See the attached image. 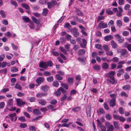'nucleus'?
Masks as SVG:
<instances>
[{
    "instance_id": "nucleus-35",
    "label": "nucleus",
    "mask_w": 131,
    "mask_h": 131,
    "mask_svg": "<svg viewBox=\"0 0 131 131\" xmlns=\"http://www.w3.org/2000/svg\"><path fill=\"white\" fill-rule=\"evenodd\" d=\"M54 94L56 96H59L61 94V92L60 90H59V89L57 90V91L54 93Z\"/></svg>"
},
{
    "instance_id": "nucleus-27",
    "label": "nucleus",
    "mask_w": 131,
    "mask_h": 131,
    "mask_svg": "<svg viewBox=\"0 0 131 131\" xmlns=\"http://www.w3.org/2000/svg\"><path fill=\"white\" fill-rule=\"evenodd\" d=\"M131 87L129 85H126L122 87V89L124 90H128L130 89Z\"/></svg>"
},
{
    "instance_id": "nucleus-30",
    "label": "nucleus",
    "mask_w": 131,
    "mask_h": 131,
    "mask_svg": "<svg viewBox=\"0 0 131 131\" xmlns=\"http://www.w3.org/2000/svg\"><path fill=\"white\" fill-rule=\"evenodd\" d=\"M59 49L60 50L63 52L64 54H67L66 50L64 49L63 47H60Z\"/></svg>"
},
{
    "instance_id": "nucleus-3",
    "label": "nucleus",
    "mask_w": 131,
    "mask_h": 131,
    "mask_svg": "<svg viewBox=\"0 0 131 131\" xmlns=\"http://www.w3.org/2000/svg\"><path fill=\"white\" fill-rule=\"evenodd\" d=\"M105 125L107 127V131H113L114 128L113 125H110L109 122H107L105 124Z\"/></svg>"
},
{
    "instance_id": "nucleus-10",
    "label": "nucleus",
    "mask_w": 131,
    "mask_h": 131,
    "mask_svg": "<svg viewBox=\"0 0 131 131\" xmlns=\"http://www.w3.org/2000/svg\"><path fill=\"white\" fill-rule=\"evenodd\" d=\"M116 100L114 98L112 99L110 103V105L111 107H114L115 105L116 104Z\"/></svg>"
},
{
    "instance_id": "nucleus-52",
    "label": "nucleus",
    "mask_w": 131,
    "mask_h": 131,
    "mask_svg": "<svg viewBox=\"0 0 131 131\" xmlns=\"http://www.w3.org/2000/svg\"><path fill=\"white\" fill-rule=\"evenodd\" d=\"M71 26L70 24L68 23H65L64 25V27L66 28H70L71 27Z\"/></svg>"
},
{
    "instance_id": "nucleus-64",
    "label": "nucleus",
    "mask_w": 131,
    "mask_h": 131,
    "mask_svg": "<svg viewBox=\"0 0 131 131\" xmlns=\"http://www.w3.org/2000/svg\"><path fill=\"white\" fill-rule=\"evenodd\" d=\"M119 111L120 113L121 114H123L124 113V111L123 108L122 107H120L119 108Z\"/></svg>"
},
{
    "instance_id": "nucleus-1",
    "label": "nucleus",
    "mask_w": 131,
    "mask_h": 131,
    "mask_svg": "<svg viewBox=\"0 0 131 131\" xmlns=\"http://www.w3.org/2000/svg\"><path fill=\"white\" fill-rule=\"evenodd\" d=\"M115 74V71H111L106 74V76L108 78L107 80V83L112 84H115L117 83V81L115 79L114 77Z\"/></svg>"
},
{
    "instance_id": "nucleus-51",
    "label": "nucleus",
    "mask_w": 131,
    "mask_h": 131,
    "mask_svg": "<svg viewBox=\"0 0 131 131\" xmlns=\"http://www.w3.org/2000/svg\"><path fill=\"white\" fill-rule=\"evenodd\" d=\"M57 101L55 99H53L51 100L50 103L52 105H55L57 103Z\"/></svg>"
},
{
    "instance_id": "nucleus-59",
    "label": "nucleus",
    "mask_w": 131,
    "mask_h": 131,
    "mask_svg": "<svg viewBox=\"0 0 131 131\" xmlns=\"http://www.w3.org/2000/svg\"><path fill=\"white\" fill-rule=\"evenodd\" d=\"M106 54L107 56H112L113 55V53L112 51H106Z\"/></svg>"
},
{
    "instance_id": "nucleus-58",
    "label": "nucleus",
    "mask_w": 131,
    "mask_h": 131,
    "mask_svg": "<svg viewBox=\"0 0 131 131\" xmlns=\"http://www.w3.org/2000/svg\"><path fill=\"white\" fill-rule=\"evenodd\" d=\"M27 126V125L25 123H21L20 125V127L22 128H25Z\"/></svg>"
},
{
    "instance_id": "nucleus-60",
    "label": "nucleus",
    "mask_w": 131,
    "mask_h": 131,
    "mask_svg": "<svg viewBox=\"0 0 131 131\" xmlns=\"http://www.w3.org/2000/svg\"><path fill=\"white\" fill-rule=\"evenodd\" d=\"M5 105V104L4 102H2L0 103V109L4 107Z\"/></svg>"
},
{
    "instance_id": "nucleus-16",
    "label": "nucleus",
    "mask_w": 131,
    "mask_h": 131,
    "mask_svg": "<svg viewBox=\"0 0 131 131\" xmlns=\"http://www.w3.org/2000/svg\"><path fill=\"white\" fill-rule=\"evenodd\" d=\"M73 18L77 21L79 22L80 23H84V22L83 19L80 18H78L77 17L73 16Z\"/></svg>"
},
{
    "instance_id": "nucleus-53",
    "label": "nucleus",
    "mask_w": 131,
    "mask_h": 131,
    "mask_svg": "<svg viewBox=\"0 0 131 131\" xmlns=\"http://www.w3.org/2000/svg\"><path fill=\"white\" fill-rule=\"evenodd\" d=\"M95 47L97 49H99L100 50L102 49V46L99 44H97L95 45Z\"/></svg>"
},
{
    "instance_id": "nucleus-22",
    "label": "nucleus",
    "mask_w": 131,
    "mask_h": 131,
    "mask_svg": "<svg viewBox=\"0 0 131 131\" xmlns=\"http://www.w3.org/2000/svg\"><path fill=\"white\" fill-rule=\"evenodd\" d=\"M111 44L112 48H115L117 47V45L116 43L113 40H112L111 41Z\"/></svg>"
},
{
    "instance_id": "nucleus-44",
    "label": "nucleus",
    "mask_w": 131,
    "mask_h": 131,
    "mask_svg": "<svg viewBox=\"0 0 131 131\" xmlns=\"http://www.w3.org/2000/svg\"><path fill=\"white\" fill-rule=\"evenodd\" d=\"M67 97L66 94H64V95L62 96L60 99L61 101L62 102L65 101Z\"/></svg>"
},
{
    "instance_id": "nucleus-26",
    "label": "nucleus",
    "mask_w": 131,
    "mask_h": 131,
    "mask_svg": "<svg viewBox=\"0 0 131 131\" xmlns=\"http://www.w3.org/2000/svg\"><path fill=\"white\" fill-rule=\"evenodd\" d=\"M55 77L58 80H62L63 79V77L58 74H56L55 75Z\"/></svg>"
},
{
    "instance_id": "nucleus-5",
    "label": "nucleus",
    "mask_w": 131,
    "mask_h": 131,
    "mask_svg": "<svg viewBox=\"0 0 131 131\" xmlns=\"http://www.w3.org/2000/svg\"><path fill=\"white\" fill-rule=\"evenodd\" d=\"M17 105L19 106H21L25 104V102L23 101L22 100L20 99H17L16 100Z\"/></svg>"
},
{
    "instance_id": "nucleus-23",
    "label": "nucleus",
    "mask_w": 131,
    "mask_h": 131,
    "mask_svg": "<svg viewBox=\"0 0 131 131\" xmlns=\"http://www.w3.org/2000/svg\"><path fill=\"white\" fill-rule=\"evenodd\" d=\"M85 52V51L84 49H82L78 51V54L79 55H81L84 54Z\"/></svg>"
},
{
    "instance_id": "nucleus-15",
    "label": "nucleus",
    "mask_w": 131,
    "mask_h": 131,
    "mask_svg": "<svg viewBox=\"0 0 131 131\" xmlns=\"http://www.w3.org/2000/svg\"><path fill=\"white\" fill-rule=\"evenodd\" d=\"M82 41L83 43L81 44L80 46L82 48H85L87 44L86 41L84 39H82Z\"/></svg>"
},
{
    "instance_id": "nucleus-48",
    "label": "nucleus",
    "mask_w": 131,
    "mask_h": 131,
    "mask_svg": "<svg viewBox=\"0 0 131 131\" xmlns=\"http://www.w3.org/2000/svg\"><path fill=\"white\" fill-rule=\"evenodd\" d=\"M29 27L30 29H33L35 28L34 23L32 22L30 23Z\"/></svg>"
},
{
    "instance_id": "nucleus-61",
    "label": "nucleus",
    "mask_w": 131,
    "mask_h": 131,
    "mask_svg": "<svg viewBox=\"0 0 131 131\" xmlns=\"http://www.w3.org/2000/svg\"><path fill=\"white\" fill-rule=\"evenodd\" d=\"M101 130V131H107L106 127L104 126H102L100 127Z\"/></svg>"
},
{
    "instance_id": "nucleus-4",
    "label": "nucleus",
    "mask_w": 131,
    "mask_h": 131,
    "mask_svg": "<svg viewBox=\"0 0 131 131\" xmlns=\"http://www.w3.org/2000/svg\"><path fill=\"white\" fill-rule=\"evenodd\" d=\"M115 37L119 43H122L124 41V39H122L121 36L118 34L115 35Z\"/></svg>"
},
{
    "instance_id": "nucleus-50",
    "label": "nucleus",
    "mask_w": 131,
    "mask_h": 131,
    "mask_svg": "<svg viewBox=\"0 0 131 131\" xmlns=\"http://www.w3.org/2000/svg\"><path fill=\"white\" fill-rule=\"evenodd\" d=\"M121 95L122 96H124L125 97H127L128 96V95L125 92H122L121 93Z\"/></svg>"
},
{
    "instance_id": "nucleus-7",
    "label": "nucleus",
    "mask_w": 131,
    "mask_h": 131,
    "mask_svg": "<svg viewBox=\"0 0 131 131\" xmlns=\"http://www.w3.org/2000/svg\"><path fill=\"white\" fill-rule=\"evenodd\" d=\"M98 26L100 28H104L107 27V24L104 23L103 22L101 21L99 23Z\"/></svg>"
},
{
    "instance_id": "nucleus-63",
    "label": "nucleus",
    "mask_w": 131,
    "mask_h": 131,
    "mask_svg": "<svg viewBox=\"0 0 131 131\" xmlns=\"http://www.w3.org/2000/svg\"><path fill=\"white\" fill-rule=\"evenodd\" d=\"M48 10L47 9H43V12L42 13L43 15L44 16L46 15L48 13Z\"/></svg>"
},
{
    "instance_id": "nucleus-6",
    "label": "nucleus",
    "mask_w": 131,
    "mask_h": 131,
    "mask_svg": "<svg viewBox=\"0 0 131 131\" xmlns=\"http://www.w3.org/2000/svg\"><path fill=\"white\" fill-rule=\"evenodd\" d=\"M46 62H43V61H41L39 64V67L40 68L46 69L47 68Z\"/></svg>"
},
{
    "instance_id": "nucleus-37",
    "label": "nucleus",
    "mask_w": 131,
    "mask_h": 131,
    "mask_svg": "<svg viewBox=\"0 0 131 131\" xmlns=\"http://www.w3.org/2000/svg\"><path fill=\"white\" fill-rule=\"evenodd\" d=\"M59 90H60L61 92L62 93L66 94H67L66 91L63 88L61 87L59 89Z\"/></svg>"
},
{
    "instance_id": "nucleus-11",
    "label": "nucleus",
    "mask_w": 131,
    "mask_h": 131,
    "mask_svg": "<svg viewBox=\"0 0 131 131\" xmlns=\"http://www.w3.org/2000/svg\"><path fill=\"white\" fill-rule=\"evenodd\" d=\"M113 38V36L111 35H109L105 36L104 38V40L105 41H107L112 40Z\"/></svg>"
},
{
    "instance_id": "nucleus-2",
    "label": "nucleus",
    "mask_w": 131,
    "mask_h": 131,
    "mask_svg": "<svg viewBox=\"0 0 131 131\" xmlns=\"http://www.w3.org/2000/svg\"><path fill=\"white\" fill-rule=\"evenodd\" d=\"M57 4V1L55 0L51 1L50 2L47 3L48 8H50L51 7H54Z\"/></svg>"
},
{
    "instance_id": "nucleus-13",
    "label": "nucleus",
    "mask_w": 131,
    "mask_h": 131,
    "mask_svg": "<svg viewBox=\"0 0 131 131\" xmlns=\"http://www.w3.org/2000/svg\"><path fill=\"white\" fill-rule=\"evenodd\" d=\"M44 79L40 77L38 78L36 80V82L38 84H40L41 82H43Z\"/></svg>"
},
{
    "instance_id": "nucleus-8",
    "label": "nucleus",
    "mask_w": 131,
    "mask_h": 131,
    "mask_svg": "<svg viewBox=\"0 0 131 131\" xmlns=\"http://www.w3.org/2000/svg\"><path fill=\"white\" fill-rule=\"evenodd\" d=\"M41 89L42 91L46 92L49 89V87L47 85H45L42 86Z\"/></svg>"
},
{
    "instance_id": "nucleus-18",
    "label": "nucleus",
    "mask_w": 131,
    "mask_h": 131,
    "mask_svg": "<svg viewBox=\"0 0 131 131\" xmlns=\"http://www.w3.org/2000/svg\"><path fill=\"white\" fill-rule=\"evenodd\" d=\"M13 99H9L8 100L7 102V105L8 106H10L11 107L13 106Z\"/></svg>"
},
{
    "instance_id": "nucleus-42",
    "label": "nucleus",
    "mask_w": 131,
    "mask_h": 131,
    "mask_svg": "<svg viewBox=\"0 0 131 131\" xmlns=\"http://www.w3.org/2000/svg\"><path fill=\"white\" fill-rule=\"evenodd\" d=\"M107 120H109L112 119V117L108 113H106L105 116Z\"/></svg>"
},
{
    "instance_id": "nucleus-41",
    "label": "nucleus",
    "mask_w": 131,
    "mask_h": 131,
    "mask_svg": "<svg viewBox=\"0 0 131 131\" xmlns=\"http://www.w3.org/2000/svg\"><path fill=\"white\" fill-rule=\"evenodd\" d=\"M61 85L66 89H68V86L67 84L62 83H61Z\"/></svg>"
},
{
    "instance_id": "nucleus-21",
    "label": "nucleus",
    "mask_w": 131,
    "mask_h": 131,
    "mask_svg": "<svg viewBox=\"0 0 131 131\" xmlns=\"http://www.w3.org/2000/svg\"><path fill=\"white\" fill-rule=\"evenodd\" d=\"M124 46L125 47H126L127 48L129 51H131V44H129L126 42L124 44Z\"/></svg>"
},
{
    "instance_id": "nucleus-39",
    "label": "nucleus",
    "mask_w": 131,
    "mask_h": 131,
    "mask_svg": "<svg viewBox=\"0 0 131 131\" xmlns=\"http://www.w3.org/2000/svg\"><path fill=\"white\" fill-rule=\"evenodd\" d=\"M80 110V108L79 107H76L74 108H73L72 109V111L73 112H79Z\"/></svg>"
},
{
    "instance_id": "nucleus-17",
    "label": "nucleus",
    "mask_w": 131,
    "mask_h": 131,
    "mask_svg": "<svg viewBox=\"0 0 131 131\" xmlns=\"http://www.w3.org/2000/svg\"><path fill=\"white\" fill-rule=\"evenodd\" d=\"M118 73L117 74V76L118 77L120 76L122 74L124 73V70L123 69H119L118 71Z\"/></svg>"
},
{
    "instance_id": "nucleus-32",
    "label": "nucleus",
    "mask_w": 131,
    "mask_h": 131,
    "mask_svg": "<svg viewBox=\"0 0 131 131\" xmlns=\"http://www.w3.org/2000/svg\"><path fill=\"white\" fill-rule=\"evenodd\" d=\"M127 52V50L126 49H123L121 50L120 51L121 54L122 56L125 55Z\"/></svg>"
},
{
    "instance_id": "nucleus-54",
    "label": "nucleus",
    "mask_w": 131,
    "mask_h": 131,
    "mask_svg": "<svg viewBox=\"0 0 131 131\" xmlns=\"http://www.w3.org/2000/svg\"><path fill=\"white\" fill-rule=\"evenodd\" d=\"M44 74L45 76H48L51 75V73L48 71H46L44 72Z\"/></svg>"
},
{
    "instance_id": "nucleus-45",
    "label": "nucleus",
    "mask_w": 131,
    "mask_h": 131,
    "mask_svg": "<svg viewBox=\"0 0 131 131\" xmlns=\"http://www.w3.org/2000/svg\"><path fill=\"white\" fill-rule=\"evenodd\" d=\"M15 88L18 89L20 90H21L22 89V87L21 86V85L18 84H16L15 86Z\"/></svg>"
},
{
    "instance_id": "nucleus-40",
    "label": "nucleus",
    "mask_w": 131,
    "mask_h": 131,
    "mask_svg": "<svg viewBox=\"0 0 131 131\" xmlns=\"http://www.w3.org/2000/svg\"><path fill=\"white\" fill-rule=\"evenodd\" d=\"M78 31V29L77 28L75 27L73 28H71V32L72 34H73L76 32Z\"/></svg>"
},
{
    "instance_id": "nucleus-57",
    "label": "nucleus",
    "mask_w": 131,
    "mask_h": 131,
    "mask_svg": "<svg viewBox=\"0 0 131 131\" xmlns=\"http://www.w3.org/2000/svg\"><path fill=\"white\" fill-rule=\"evenodd\" d=\"M112 61L114 62H117L119 61L118 58L116 57H114L113 58Z\"/></svg>"
},
{
    "instance_id": "nucleus-31",
    "label": "nucleus",
    "mask_w": 131,
    "mask_h": 131,
    "mask_svg": "<svg viewBox=\"0 0 131 131\" xmlns=\"http://www.w3.org/2000/svg\"><path fill=\"white\" fill-rule=\"evenodd\" d=\"M74 80V79L72 77L69 78L68 79L67 82L69 83H72Z\"/></svg>"
},
{
    "instance_id": "nucleus-25",
    "label": "nucleus",
    "mask_w": 131,
    "mask_h": 131,
    "mask_svg": "<svg viewBox=\"0 0 131 131\" xmlns=\"http://www.w3.org/2000/svg\"><path fill=\"white\" fill-rule=\"evenodd\" d=\"M0 14L1 15L2 17L3 18H5L6 16L4 11L2 10L0 11Z\"/></svg>"
},
{
    "instance_id": "nucleus-14",
    "label": "nucleus",
    "mask_w": 131,
    "mask_h": 131,
    "mask_svg": "<svg viewBox=\"0 0 131 131\" xmlns=\"http://www.w3.org/2000/svg\"><path fill=\"white\" fill-rule=\"evenodd\" d=\"M33 114L36 115H40L41 114V112L40 111L37 109H35L33 110Z\"/></svg>"
},
{
    "instance_id": "nucleus-38",
    "label": "nucleus",
    "mask_w": 131,
    "mask_h": 131,
    "mask_svg": "<svg viewBox=\"0 0 131 131\" xmlns=\"http://www.w3.org/2000/svg\"><path fill=\"white\" fill-rule=\"evenodd\" d=\"M47 66H48L51 67L52 66V62L51 61H49L46 62Z\"/></svg>"
},
{
    "instance_id": "nucleus-28",
    "label": "nucleus",
    "mask_w": 131,
    "mask_h": 131,
    "mask_svg": "<svg viewBox=\"0 0 131 131\" xmlns=\"http://www.w3.org/2000/svg\"><path fill=\"white\" fill-rule=\"evenodd\" d=\"M103 48L106 52L109 51L108 46L106 44H105L103 46Z\"/></svg>"
},
{
    "instance_id": "nucleus-24",
    "label": "nucleus",
    "mask_w": 131,
    "mask_h": 131,
    "mask_svg": "<svg viewBox=\"0 0 131 131\" xmlns=\"http://www.w3.org/2000/svg\"><path fill=\"white\" fill-rule=\"evenodd\" d=\"M23 20H24L25 22L27 23H28L30 21V20L29 18L27 17L24 16L23 17Z\"/></svg>"
},
{
    "instance_id": "nucleus-36",
    "label": "nucleus",
    "mask_w": 131,
    "mask_h": 131,
    "mask_svg": "<svg viewBox=\"0 0 131 131\" xmlns=\"http://www.w3.org/2000/svg\"><path fill=\"white\" fill-rule=\"evenodd\" d=\"M39 103L42 105H45L46 103V102L42 100H40L39 102Z\"/></svg>"
},
{
    "instance_id": "nucleus-29",
    "label": "nucleus",
    "mask_w": 131,
    "mask_h": 131,
    "mask_svg": "<svg viewBox=\"0 0 131 131\" xmlns=\"http://www.w3.org/2000/svg\"><path fill=\"white\" fill-rule=\"evenodd\" d=\"M113 125L115 128L116 129H118L119 128V124L118 122L116 121L113 122Z\"/></svg>"
},
{
    "instance_id": "nucleus-12",
    "label": "nucleus",
    "mask_w": 131,
    "mask_h": 131,
    "mask_svg": "<svg viewBox=\"0 0 131 131\" xmlns=\"http://www.w3.org/2000/svg\"><path fill=\"white\" fill-rule=\"evenodd\" d=\"M31 19L36 24H39L40 23V20L37 19L34 16L32 17Z\"/></svg>"
},
{
    "instance_id": "nucleus-62",
    "label": "nucleus",
    "mask_w": 131,
    "mask_h": 131,
    "mask_svg": "<svg viewBox=\"0 0 131 131\" xmlns=\"http://www.w3.org/2000/svg\"><path fill=\"white\" fill-rule=\"evenodd\" d=\"M18 70V68L16 67H13L11 69V71L12 72H16Z\"/></svg>"
},
{
    "instance_id": "nucleus-46",
    "label": "nucleus",
    "mask_w": 131,
    "mask_h": 131,
    "mask_svg": "<svg viewBox=\"0 0 131 131\" xmlns=\"http://www.w3.org/2000/svg\"><path fill=\"white\" fill-rule=\"evenodd\" d=\"M10 3L12 5H14L15 7L17 6L18 5L16 2L13 1H11Z\"/></svg>"
},
{
    "instance_id": "nucleus-47",
    "label": "nucleus",
    "mask_w": 131,
    "mask_h": 131,
    "mask_svg": "<svg viewBox=\"0 0 131 131\" xmlns=\"http://www.w3.org/2000/svg\"><path fill=\"white\" fill-rule=\"evenodd\" d=\"M18 119L19 120L23 122H25L26 121L25 117L24 116H21V117H19L18 118Z\"/></svg>"
},
{
    "instance_id": "nucleus-56",
    "label": "nucleus",
    "mask_w": 131,
    "mask_h": 131,
    "mask_svg": "<svg viewBox=\"0 0 131 131\" xmlns=\"http://www.w3.org/2000/svg\"><path fill=\"white\" fill-rule=\"evenodd\" d=\"M106 13L108 14L112 15L113 13V12L110 10H106Z\"/></svg>"
},
{
    "instance_id": "nucleus-55",
    "label": "nucleus",
    "mask_w": 131,
    "mask_h": 131,
    "mask_svg": "<svg viewBox=\"0 0 131 131\" xmlns=\"http://www.w3.org/2000/svg\"><path fill=\"white\" fill-rule=\"evenodd\" d=\"M29 129L30 131H35V127L33 126H30L29 128Z\"/></svg>"
},
{
    "instance_id": "nucleus-43",
    "label": "nucleus",
    "mask_w": 131,
    "mask_h": 131,
    "mask_svg": "<svg viewBox=\"0 0 131 131\" xmlns=\"http://www.w3.org/2000/svg\"><path fill=\"white\" fill-rule=\"evenodd\" d=\"M53 77L51 76L47 77V80L49 82L52 81L53 80Z\"/></svg>"
},
{
    "instance_id": "nucleus-20",
    "label": "nucleus",
    "mask_w": 131,
    "mask_h": 131,
    "mask_svg": "<svg viewBox=\"0 0 131 131\" xmlns=\"http://www.w3.org/2000/svg\"><path fill=\"white\" fill-rule=\"evenodd\" d=\"M109 65L106 63H104L102 65V68L104 69H106L109 68Z\"/></svg>"
},
{
    "instance_id": "nucleus-9",
    "label": "nucleus",
    "mask_w": 131,
    "mask_h": 131,
    "mask_svg": "<svg viewBox=\"0 0 131 131\" xmlns=\"http://www.w3.org/2000/svg\"><path fill=\"white\" fill-rule=\"evenodd\" d=\"M47 95V93H39L36 94V96L37 97L41 98L43 96H46Z\"/></svg>"
},
{
    "instance_id": "nucleus-33",
    "label": "nucleus",
    "mask_w": 131,
    "mask_h": 131,
    "mask_svg": "<svg viewBox=\"0 0 131 131\" xmlns=\"http://www.w3.org/2000/svg\"><path fill=\"white\" fill-rule=\"evenodd\" d=\"M52 85L53 86L57 87L59 85V83L58 81H55L53 82Z\"/></svg>"
},
{
    "instance_id": "nucleus-34",
    "label": "nucleus",
    "mask_w": 131,
    "mask_h": 131,
    "mask_svg": "<svg viewBox=\"0 0 131 131\" xmlns=\"http://www.w3.org/2000/svg\"><path fill=\"white\" fill-rule=\"evenodd\" d=\"M116 24L117 26L120 27L122 26V23L121 20H117L116 21Z\"/></svg>"
},
{
    "instance_id": "nucleus-19",
    "label": "nucleus",
    "mask_w": 131,
    "mask_h": 131,
    "mask_svg": "<svg viewBox=\"0 0 131 131\" xmlns=\"http://www.w3.org/2000/svg\"><path fill=\"white\" fill-rule=\"evenodd\" d=\"M21 6L26 9H30L29 6L27 4L25 3H22L21 4Z\"/></svg>"
},
{
    "instance_id": "nucleus-49",
    "label": "nucleus",
    "mask_w": 131,
    "mask_h": 131,
    "mask_svg": "<svg viewBox=\"0 0 131 131\" xmlns=\"http://www.w3.org/2000/svg\"><path fill=\"white\" fill-rule=\"evenodd\" d=\"M76 12L77 14L79 16H82L83 15L82 12L79 9H77Z\"/></svg>"
}]
</instances>
